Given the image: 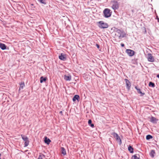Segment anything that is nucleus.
I'll use <instances>...</instances> for the list:
<instances>
[{
    "mask_svg": "<svg viewBox=\"0 0 159 159\" xmlns=\"http://www.w3.org/2000/svg\"><path fill=\"white\" fill-rule=\"evenodd\" d=\"M110 4L111 5V8L114 10H117L119 8V3L118 1L112 0L111 1Z\"/></svg>",
    "mask_w": 159,
    "mask_h": 159,
    "instance_id": "nucleus-1",
    "label": "nucleus"
},
{
    "mask_svg": "<svg viewBox=\"0 0 159 159\" xmlns=\"http://www.w3.org/2000/svg\"><path fill=\"white\" fill-rule=\"evenodd\" d=\"M98 26L101 29L107 28L108 27V24L103 21L98 22Z\"/></svg>",
    "mask_w": 159,
    "mask_h": 159,
    "instance_id": "nucleus-2",
    "label": "nucleus"
},
{
    "mask_svg": "<svg viewBox=\"0 0 159 159\" xmlns=\"http://www.w3.org/2000/svg\"><path fill=\"white\" fill-rule=\"evenodd\" d=\"M104 16L106 18H108L111 16L110 10L108 8H106L103 11Z\"/></svg>",
    "mask_w": 159,
    "mask_h": 159,
    "instance_id": "nucleus-3",
    "label": "nucleus"
},
{
    "mask_svg": "<svg viewBox=\"0 0 159 159\" xmlns=\"http://www.w3.org/2000/svg\"><path fill=\"white\" fill-rule=\"evenodd\" d=\"M116 32L118 34V36L120 38L124 37L125 34L122 31L118 29L116 31Z\"/></svg>",
    "mask_w": 159,
    "mask_h": 159,
    "instance_id": "nucleus-4",
    "label": "nucleus"
},
{
    "mask_svg": "<svg viewBox=\"0 0 159 159\" xmlns=\"http://www.w3.org/2000/svg\"><path fill=\"white\" fill-rule=\"evenodd\" d=\"M125 52L130 57L133 56L134 54V51L131 49H126L125 51Z\"/></svg>",
    "mask_w": 159,
    "mask_h": 159,
    "instance_id": "nucleus-5",
    "label": "nucleus"
},
{
    "mask_svg": "<svg viewBox=\"0 0 159 159\" xmlns=\"http://www.w3.org/2000/svg\"><path fill=\"white\" fill-rule=\"evenodd\" d=\"M147 59L148 61L150 62H152L154 61V58L152 56L151 53H148V54Z\"/></svg>",
    "mask_w": 159,
    "mask_h": 159,
    "instance_id": "nucleus-6",
    "label": "nucleus"
},
{
    "mask_svg": "<svg viewBox=\"0 0 159 159\" xmlns=\"http://www.w3.org/2000/svg\"><path fill=\"white\" fill-rule=\"evenodd\" d=\"M125 80L126 83V88L129 90L130 89L131 86V84L130 81L127 79H125Z\"/></svg>",
    "mask_w": 159,
    "mask_h": 159,
    "instance_id": "nucleus-7",
    "label": "nucleus"
},
{
    "mask_svg": "<svg viewBox=\"0 0 159 159\" xmlns=\"http://www.w3.org/2000/svg\"><path fill=\"white\" fill-rule=\"evenodd\" d=\"M64 78L65 80L70 81L71 80V76L70 75H65L64 76Z\"/></svg>",
    "mask_w": 159,
    "mask_h": 159,
    "instance_id": "nucleus-8",
    "label": "nucleus"
},
{
    "mask_svg": "<svg viewBox=\"0 0 159 159\" xmlns=\"http://www.w3.org/2000/svg\"><path fill=\"white\" fill-rule=\"evenodd\" d=\"M59 59L61 60L65 61L66 58L65 55H64L63 53H61V55L59 56Z\"/></svg>",
    "mask_w": 159,
    "mask_h": 159,
    "instance_id": "nucleus-9",
    "label": "nucleus"
},
{
    "mask_svg": "<svg viewBox=\"0 0 159 159\" xmlns=\"http://www.w3.org/2000/svg\"><path fill=\"white\" fill-rule=\"evenodd\" d=\"M158 120L157 119L153 116H152L150 118V121L153 123H157V121Z\"/></svg>",
    "mask_w": 159,
    "mask_h": 159,
    "instance_id": "nucleus-10",
    "label": "nucleus"
},
{
    "mask_svg": "<svg viewBox=\"0 0 159 159\" xmlns=\"http://www.w3.org/2000/svg\"><path fill=\"white\" fill-rule=\"evenodd\" d=\"M135 88L137 90L138 93L141 94V96H143L145 94V93H142L140 89L138 88L137 86H135Z\"/></svg>",
    "mask_w": 159,
    "mask_h": 159,
    "instance_id": "nucleus-11",
    "label": "nucleus"
},
{
    "mask_svg": "<svg viewBox=\"0 0 159 159\" xmlns=\"http://www.w3.org/2000/svg\"><path fill=\"white\" fill-rule=\"evenodd\" d=\"M0 48L2 50L6 49V46L4 43H0Z\"/></svg>",
    "mask_w": 159,
    "mask_h": 159,
    "instance_id": "nucleus-12",
    "label": "nucleus"
},
{
    "mask_svg": "<svg viewBox=\"0 0 159 159\" xmlns=\"http://www.w3.org/2000/svg\"><path fill=\"white\" fill-rule=\"evenodd\" d=\"M44 141L45 143L47 144H49L51 142V140L46 137H45Z\"/></svg>",
    "mask_w": 159,
    "mask_h": 159,
    "instance_id": "nucleus-13",
    "label": "nucleus"
},
{
    "mask_svg": "<svg viewBox=\"0 0 159 159\" xmlns=\"http://www.w3.org/2000/svg\"><path fill=\"white\" fill-rule=\"evenodd\" d=\"M47 77H43V76H41L40 78V82L42 83L44 81H45L47 80Z\"/></svg>",
    "mask_w": 159,
    "mask_h": 159,
    "instance_id": "nucleus-14",
    "label": "nucleus"
},
{
    "mask_svg": "<svg viewBox=\"0 0 159 159\" xmlns=\"http://www.w3.org/2000/svg\"><path fill=\"white\" fill-rule=\"evenodd\" d=\"M80 98L79 96L78 95H75L73 97L72 99L73 101L75 102L76 100H78Z\"/></svg>",
    "mask_w": 159,
    "mask_h": 159,
    "instance_id": "nucleus-15",
    "label": "nucleus"
},
{
    "mask_svg": "<svg viewBox=\"0 0 159 159\" xmlns=\"http://www.w3.org/2000/svg\"><path fill=\"white\" fill-rule=\"evenodd\" d=\"M155 153V151L154 150H152L150 153V155L151 157L153 158L154 157V154Z\"/></svg>",
    "mask_w": 159,
    "mask_h": 159,
    "instance_id": "nucleus-16",
    "label": "nucleus"
},
{
    "mask_svg": "<svg viewBox=\"0 0 159 159\" xmlns=\"http://www.w3.org/2000/svg\"><path fill=\"white\" fill-rule=\"evenodd\" d=\"M61 153L64 156L66 154V151L65 148L63 147L61 148Z\"/></svg>",
    "mask_w": 159,
    "mask_h": 159,
    "instance_id": "nucleus-17",
    "label": "nucleus"
},
{
    "mask_svg": "<svg viewBox=\"0 0 159 159\" xmlns=\"http://www.w3.org/2000/svg\"><path fill=\"white\" fill-rule=\"evenodd\" d=\"M128 150L131 153H133L134 152V149L131 146H129L128 147Z\"/></svg>",
    "mask_w": 159,
    "mask_h": 159,
    "instance_id": "nucleus-18",
    "label": "nucleus"
},
{
    "mask_svg": "<svg viewBox=\"0 0 159 159\" xmlns=\"http://www.w3.org/2000/svg\"><path fill=\"white\" fill-rule=\"evenodd\" d=\"M21 136L22 139L25 142L28 140V138L27 136L22 134L21 135Z\"/></svg>",
    "mask_w": 159,
    "mask_h": 159,
    "instance_id": "nucleus-19",
    "label": "nucleus"
},
{
    "mask_svg": "<svg viewBox=\"0 0 159 159\" xmlns=\"http://www.w3.org/2000/svg\"><path fill=\"white\" fill-rule=\"evenodd\" d=\"M89 125L92 128L94 127V125L92 123V120H89L88 121Z\"/></svg>",
    "mask_w": 159,
    "mask_h": 159,
    "instance_id": "nucleus-20",
    "label": "nucleus"
},
{
    "mask_svg": "<svg viewBox=\"0 0 159 159\" xmlns=\"http://www.w3.org/2000/svg\"><path fill=\"white\" fill-rule=\"evenodd\" d=\"M45 157L44 155L42 153H40L38 159H43Z\"/></svg>",
    "mask_w": 159,
    "mask_h": 159,
    "instance_id": "nucleus-21",
    "label": "nucleus"
},
{
    "mask_svg": "<svg viewBox=\"0 0 159 159\" xmlns=\"http://www.w3.org/2000/svg\"><path fill=\"white\" fill-rule=\"evenodd\" d=\"M148 85L150 87L154 88L155 87V84L152 82H150Z\"/></svg>",
    "mask_w": 159,
    "mask_h": 159,
    "instance_id": "nucleus-22",
    "label": "nucleus"
},
{
    "mask_svg": "<svg viewBox=\"0 0 159 159\" xmlns=\"http://www.w3.org/2000/svg\"><path fill=\"white\" fill-rule=\"evenodd\" d=\"M153 138V137L151 135L148 134L146 136V139L147 140H149Z\"/></svg>",
    "mask_w": 159,
    "mask_h": 159,
    "instance_id": "nucleus-23",
    "label": "nucleus"
},
{
    "mask_svg": "<svg viewBox=\"0 0 159 159\" xmlns=\"http://www.w3.org/2000/svg\"><path fill=\"white\" fill-rule=\"evenodd\" d=\"M116 140L119 143L120 145L121 144V140L120 137L118 138H117L116 139Z\"/></svg>",
    "mask_w": 159,
    "mask_h": 159,
    "instance_id": "nucleus-24",
    "label": "nucleus"
},
{
    "mask_svg": "<svg viewBox=\"0 0 159 159\" xmlns=\"http://www.w3.org/2000/svg\"><path fill=\"white\" fill-rule=\"evenodd\" d=\"M40 3L46 5V1L45 0H37Z\"/></svg>",
    "mask_w": 159,
    "mask_h": 159,
    "instance_id": "nucleus-25",
    "label": "nucleus"
},
{
    "mask_svg": "<svg viewBox=\"0 0 159 159\" xmlns=\"http://www.w3.org/2000/svg\"><path fill=\"white\" fill-rule=\"evenodd\" d=\"M24 86H25V84H24V83L21 84L20 85V87L19 88V90H20L21 89H23V87Z\"/></svg>",
    "mask_w": 159,
    "mask_h": 159,
    "instance_id": "nucleus-26",
    "label": "nucleus"
},
{
    "mask_svg": "<svg viewBox=\"0 0 159 159\" xmlns=\"http://www.w3.org/2000/svg\"><path fill=\"white\" fill-rule=\"evenodd\" d=\"M29 140H28L27 141H25V144H24L25 147L27 146L29 144Z\"/></svg>",
    "mask_w": 159,
    "mask_h": 159,
    "instance_id": "nucleus-27",
    "label": "nucleus"
},
{
    "mask_svg": "<svg viewBox=\"0 0 159 159\" xmlns=\"http://www.w3.org/2000/svg\"><path fill=\"white\" fill-rule=\"evenodd\" d=\"M138 156H139V155H134L133 157H134V159H139V157H138Z\"/></svg>",
    "mask_w": 159,
    "mask_h": 159,
    "instance_id": "nucleus-28",
    "label": "nucleus"
},
{
    "mask_svg": "<svg viewBox=\"0 0 159 159\" xmlns=\"http://www.w3.org/2000/svg\"><path fill=\"white\" fill-rule=\"evenodd\" d=\"M117 134L115 132H113L111 134V135L113 136L114 138H115Z\"/></svg>",
    "mask_w": 159,
    "mask_h": 159,
    "instance_id": "nucleus-29",
    "label": "nucleus"
},
{
    "mask_svg": "<svg viewBox=\"0 0 159 159\" xmlns=\"http://www.w3.org/2000/svg\"><path fill=\"white\" fill-rule=\"evenodd\" d=\"M96 45L98 49L99 48L100 46L98 44H96Z\"/></svg>",
    "mask_w": 159,
    "mask_h": 159,
    "instance_id": "nucleus-30",
    "label": "nucleus"
},
{
    "mask_svg": "<svg viewBox=\"0 0 159 159\" xmlns=\"http://www.w3.org/2000/svg\"><path fill=\"white\" fill-rule=\"evenodd\" d=\"M156 19L157 20L158 22H159V18L157 16H156Z\"/></svg>",
    "mask_w": 159,
    "mask_h": 159,
    "instance_id": "nucleus-31",
    "label": "nucleus"
},
{
    "mask_svg": "<svg viewBox=\"0 0 159 159\" xmlns=\"http://www.w3.org/2000/svg\"><path fill=\"white\" fill-rule=\"evenodd\" d=\"M121 46L122 47H124V46L125 45L123 43H121Z\"/></svg>",
    "mask_w": 159,
    "mask_h": 159,
    "instance_id": "nucleus-32",
    "label": "nucleus"
},
{
    "mask_svg": "<svg viewBox=\"0 0 159 159\" xmlns=\"http://www.w3.org/2000/svg\"><path fill=\"white\" fill-rule=\"evenodd\" d=\"M120 137V136H119L117 134V136H116V137H115V138L116 139L117 138H118V137Z\"/></svg>",
    "mask_w": 159,
    "mask_h": 159,
    "instance_id": "nucleus-33",
    "label": "nucleus"
},
{
    "mask_svg": "<svg viewBox=\"0 0 159 159\" xmlns=\"http://www.w3.org/2000/svg\"><path fill=\"white\" fill-rule=\"evenodd\" d=\"M157 77L159 79V74L157 75Z\"/></svg>",
    "mask_w": 159,
    "mask_h": 159,
    "instance_id": "nucleus-34",
    "label": "nucleus"
},
{
    "mask_svg": "<svg viewBox=\"0 0 159 159\" xmlns=\"http://www.w3.org/2000/svg\"><path fill=\"white\" fill-rule=\"evenodd\" d=\"M62 111H60V114H62Z\"/></svg>",
    "mask_w": 159,
    "mask_h": 159,
    "instance_id": "nucleus-35",
    "label": "nucleus"
}]
</instances>
